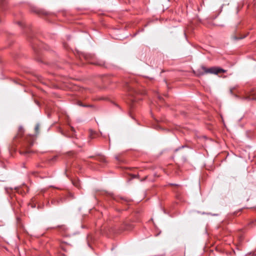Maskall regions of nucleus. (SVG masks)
Here are the masks:
<instances>
[{
    "instance_id": "f257e3e1",
    "label": "nucleus",
    "mask_w": 256,
    "mask_h": 256,
    "mask_svg": "<svg viewBox=\"0 0 256 256\" xmlns=\"http://www.w3.org/2000/svg\"><path fill=\"white\" fill-rule=\"evenodd\" d=\"M125 88L129 92V94L130 96L129 101L127 102L130 108L132 109L134 108V104L136 100V98H134L133 95L134 94H144V93L143 92H140L136 90L134 86L128 82L126 84Z\"/></svg>"
},
{
    "instance_id": "f03ea898",
    "label": "nucleus",
    "mask_w": 256,
    "mask_h": 256,
    "mask_svg": "<svg viewBox=\"0 0 256 256\" xmlns=\"http://www.w3.org/2000/svg\"><path fill=\"white\" fill-rule=\"evenodd\" d=\"M226 71L222 68L216 67H212L210 68H206L202 66L200 69H198L196 72V74L198 76H200L206 74H218L219 73H224Z\"/></svg>"
},
{
    "instance_id": "7ed1b4c3",
    "label": "nucleus",
    "mask_w": 256,
    "mask_h": 256,
    "mask_svg": "<svg viewBox=\"0 0 256 256\" xmlns=\"http://www.w3.org/2000/svg\"><path fill=\"white\" fill-rule=\"evenodd\" d=\"M82 56L90 64L100 66H105V62L102 60L98 59L93 54H83Z\"/></svg>"
},
{
    "instance_id": "20e7f679",
    "label": "nucleus",
    "mask_w": 256,
    "mask_h": 256,
    "mask_svg": "<svg viewBox=\"0 0 256 256\" xmlns=\"http://www.w3.org/2000/svg\"><path fill=\"white\" fill-rule=\"evenodd\" d=\"M75 133V130L74 127L72 126H69V130H68L66 132H64L62 131V134L68 137H72L74 136Z\"/></svg>"
},
{
    "instance_id": "39448f33",
    "label": "nucleus",
    "mask_w": 256,
    "mask_h": 256,
    "mask_svg": "<svg viewBox=\"0 0 256 256\" xmlns=\"http://www.w3.org/2000/svg\"><path fill=\"white\" fill-rule=\"evenodd\" d=\"M33 144L32 142H29L28 145L26 146V148L24 150L22 151H20V154H30L32 152V151L28 149V148L32 146Z\"/></svg>"
},
{
    "instance_id": "423d86ee",
    "label": "nucleus",
    "mask_w": 256,
    "mask_h": 256,
    "mask_svg": "<svg viewBox=\"0 0 256 256\" xmlns=\"http://www.w3.org/2000/svg\"><path fill=\"white\" fill-rule=\"evenodd\" d=\"M114 199L116 201L118 202H122V204H127L130 202L128 199H126V198H114Z\"/></svg>"
},
{
    "instance_id": "0eeeda50",
    "label": "nucleus",
    "mask_w": 256,
    "mask_h": 256,
    "mask_svg": "<svg viewBox=\"0 0 256 256\" xmlns=\"http://www.w3.org/2000/svg\"><path fill=\"white\" fill-rule=\"evenodd\" d=\"M96 159V160H97L102 163H104V164H105L106 162V158H104V156H97Z\"/></svg>"
},
{
    "instance_id": "6e6552de",
    "label": "nucleus",
    "mask_w": 256,
    "mask_h": 256,
    "mask_svg": "<svg viewBox=\"0 0 256 256\" xmlns=\"http://www.w3.org/2000/svg\"><path fill=\"white\" fill-rule=\"evenodd\" d=\"M246 36H237L236 34H234L232 36V38L234 40H240L244 38Z\"/></svg>"
},
{
    "instance_id": "1a4fd4ad",
    "label": "nucleus",
    "mask_w": 256,
    "mask_h": 256,
    "mask_svg": "<svg viewBox=\"0 0 256 256\" xmlns=\"http://www.w3.org/2000/svg\"><path fill=\"white\" fill-rule=\"evenodd\" d=\"M72 182L75 186L77 187L78 188H80V184L79 180H72Z\"/></svg>"
},
{
    "instance_id": "9d476101",
    "label": "nucleus",
    "mask_w": 256,
    "mask_h": 256,
    "mask_svg": "<svg viewBox=\"0 0 256 256\" xmlns=\"http://www.w3.org/2000/svg\"><path fill=\"white\" fill-rule=\"evenodd\" d=\"M243 98L244 100H255V98L254 96H246L243 97Z\"/></svg>"
},
{
    "instance_id": "9b49d317",
    "label": "nucleus",
    "mask_w": 256,
    "mask_h": 256,
    "mask_svg": "<svg viewBox=\"0 0 256 256\" xmlns=\"http://www.w3.org/2000/svg\"><path fill=\"white\" fill-rule=\"evenodd\" d=\"M62 198H60L58 200H52L51 202L53 204H58L60 201H62Z\"/></svg>"
},
{
    "instance_id": "f8f14e48",
    "label": "nucleus",
    "mask_w": 256,
    "mask_h": 256,
    "mask_svg": "<svg viewBox=\"0 0 256 256\" xmlns=\"http://www.w3.org/2000/svg\"><path fill=\"white\" fill-rule=\"evenodd\" d=\"M18 132H19V134H22V132H24V130H23L22 127L20 126V127L19 128Z\"/></svg>"
},
{
    "instance_id": "ddd939ff",
    "label": "nucleus",
    "mask_w": 256,
    "mask_h": 256,
    "mask_svg": "<svg viewBox=\"0 0 256 256\" xmlns=\"http://www.w3.org/2000/svg\"><path fill=\"white\" fill-rule=\"evenodd\" d=\"M78 104L80 106H84V107H88L90 106L88 105H84L82 104V103L80 102H78Z\"/></svg>"
},
{
    "instance_id": "4468645a",
    "label": "nucleus",
    "mask_w": 256,
    "mask_h": 256,
    "mask_svg": "<svg viewBox=\"0 0 256 256\" xmlns=\"http://www.w3.org/2000/svg\"><path fill=\"white\" fill-rule=\"evenodd\" d=\"M90 239L92 240V238L90 235H88V237H87V240H88V244L89 246H90Z\"/></svg>"
},
{
    "instance_id": "2eb2a0df",
    "label": "nucleus",
    "mask_w": 256,
    "mask_h": 256,
    "mask_svg": "<svg viewBox=\"0 0 256 256\" xmlns=\"http://www.w3.org/2000/svg\"><path fill=\"white\" fill-rule=\"evenodd\" d=\"M32 48H33V49L36 52V46L35 44L32 43Z\"/></svg>"
},
{
    "instance_id": "dca6fc26",
    "label": "nucleus",
    "mask_w": 256,
    "mask_h": 256,
    "mask_svg": "<svg viewBox=\"0 0 256 256\" xmlns=\"http://www.w3.org/2000/svg\"><path fill=\"white\" fill-rule=\"evenodd\" d=\"M38 129H39V125L38 124L36 125V126L35 127V130L36 132H38Z\"/></svg>"
},
{
    "instance_id": "f3484780",
    "label": "nucleus",
    "mask_w": 256,
    "mask_h": 256,
    "mask_svg": "<svg viewBox=\"0 0 256 256\" xmlns=\"http://www.w3.org/2000/svg\"><path fill=\"white\" fill-rule=\"evenodd\" d=\"M40 48H46L45 46H42V44H40V46H38Z\"/></svg>"
},
{
    "instance_id": "a211bd4d",
    "label": "nucleus",
    "mask_w": 256,
    "mask_h": 256,
    "mask_svg": "<svg viewBox=\"0 0 256 256\" xmlns=\"http://www.w3.org/2000/svg\"><path fill=\"white\" fill-rule=\"evenodd\" d=\"M116 159L118 160V161H121V160H120V158L118 156H116Z\"/></svg>"
},
{
    "instance_id": "6ab92c4d",
    "label": "nucleus",
    "mask_w": 256,
    "mask_h": 256,
    "mask_svg": "<svg viewBox=\"0 0 256 256\" xmlns=\"http://www.w3.org/2000/svg\"><path fill=\"white\" fill-rule=\"evenodd\" d=\"M3 16L2 14H0V23L2 22V17Z\"/></svg>"
},
{
    "instance_id": "aec40b11",
    "label": "nucleus",
    "mask_w": 256,
    "mask_h": 256,
    "mask_svg": "<svg viewBox=\"0 0 256 256\" xmlns=\"http://www.w3.org/2000/svg\"><path fill=\"white\" fill-rule=\"evenodd\" d=\"M184 147V146H182V147H180L178 148H176V149L174 151H175V152H176V151H178L179 149H180V148H183Z\"/></svg>"
},
{
    "instance_id": "412c9836",
    "label": "nucleus",
    "mask_w": 256,
    "mask_h": 256,
    "mask_svg": "<svg viewBox=\"0 0 256 256\" xmlns=\"http://www.w3.org/2000/svg\"><path fill=\"white\" fill-rule=\"evenodd\" d=\"M18 24L20 26H22V24L21 22H18Z\"/></svg>"
},
{
    "instance_id": "4be33fe9",
    "label": "nucleus",
    "mask_w": 256,
    "mask_h": 256,
    "mask_svg": "<svg viewBox=\"0 0 256 256\" xmlns=\"http://www.w3.org/2000/svg\"><path fill=\"white\" fill-rule=\"evenodd\" d=\"M256 222V220L254 221V222H252L250 224V225H251L252 224H254V222Z\"/></svg>"
},
{
    "instance_id": "5701e85b",
    "label": "nucleus",
    "mask_w": 256,
    "mask_h": 256,
    "mask_svg": "<svg viewBox=\"0 0 256 256\" xmlns=\"http://www.w3.org/2000/svg\"><path fill=\"white\" fill-rule=\"evenodd\" d=\"M0 6H2V8L3 6L2 5H3V4L2 2H1V3L0 4Z\"/></svg>"
},
{
    "instance_id": "b1692460",
    "label": "nucleus",
    "mask_w": 256,
    "mask_h": 256,
    "mask_svg": "<svg viewBox=\"0 0 256 256\" xmlns=\"http://www.w3.org/2000/svg\"><path fill=\"white\" fill-rule=\"evenodd\" d=\"M64 47H65V48H67V46H66L65 44H64Z\"/></svg>"
},
{
    "instance_id": "393cba45",
    "label": "nucleus",
    "mask_w": 256,
    "mask_h": 256,
    "mask_svg": "<svg viewBox=\"0 0 256 256\" xmlns=\"http://www.w3.org/2000/svg\"><path fill=\"white\" fill-rule=\"evenodd\" d=\"M230 92L232 94V89H230Z\"/></svg>"
},
{
    "instance_id": "a878e982",
    "label": "nucleus",
    "mask_w": 256,
    "mask_h": 256,
    "mask_svg": "<svg viewBox=\"0 0 256 256\" xmlns=\"http://www.w3.org/2000/svg\"><path fill=\"white\" fill-rule=\"evenodd\" d=\"M32 208H34V207H35V205H34H34H32Z\"/></svg>"
},
{
    "instance_id": "bb28decb",
    "label": "nucleus",
    "mask_w": 256,
    "mask_h": 256,
    "mask_svg": "<svg viewBox=\"0 0 256 256\" xmlns=\"http://www.w3.org/2000/svg\"><path fill=\"white\" fill-rule=\"evenodd\" d=\"M136 175H134L133 178H136Z\"/></svg>"
}]
</instances>
